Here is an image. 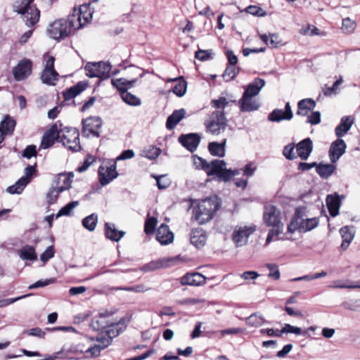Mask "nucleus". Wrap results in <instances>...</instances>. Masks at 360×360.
I'll return each instance as SVG.
<instances>
[{"instance_id": "f257e3e1", "label": "nucleus", "mask_w": 360, "mask_h": 360, "mask_svg": "<svg viewBox=\"0 0 360 360\" xmlns=\"http://www.w3.org/2000/svg\"><path fill=\"white\" fill-rule=\"evenodd\" d=\"M93 11L89 4H83L79 8H75L68 19H58L51 23L47 32L49 37L56 40L63 39L91 22Z\"/></svg>"}, {"instance_id": "f03ea898", "label": "nucleus", "mask_w": 360, "mask_h": 360, "mask_svg": "<svg viewBox=\"0 0 360 360\" xmlns=\"http://www.w3.org/2000/svg\"><path fill=\"white\" fill-rule=\"evenodd\" d=\"M127 322L128 320L126 319H121L118 322H113L112 321L104 332L105 335L96 337V340L99 342V345H94L87 349L85 352L86 356H98L100 354L101 350L105 349L111 343L112 338H115L125 330Z\"/></svg>"}, {"instance_id": "7ed1b4c3", "label": "nucleus", "mask_w": 360, "mask_h": 360, "mask_svg": "<svg viewBox=\"0 0 360 360\" xmlns=\"http://www.w3.org/2000/svg\"><path fill=\"white\" fill-rule=\"evenodd\" d=\"M189 210H192L191 223L193 226L190 233V241L196 248H201L202 247V229L200 227L202 224L201 201L191 200Z\"/></svg>"}, {"instance_id": "20e7f679", "label": "nucleus", "mask_w": 360, "mask_h": 360, "mask_svg": "<svg viewBox=\"0 0 360 360\" xmlns=\"http://www.w3.org/2000/svg\"><path fill=\"white\" fill-rule=\"evenodd\" d=\"M226 162L221 160H214L207 162L204 160V170L207 176H216L219 181H229L234 176L240 174V169H228Z\"/></svg>"}, {"instance_id": "39448f33", "label": "nucleus", "mask_w": 360, "mask_h": 360, "mask_svg": "<svg viewBox=\"0 0 360 360\" xmlns=\"http://www.w3.org/2000/svg\"><path fill=\"white\" fill-rule=\"evenodd\" d=\"M34 0H15L13 11L22 16L27 27H32L38 22L40 11L32 5Z\"/></svg>"}, {"instance_id": "423d86ee", "label": "nucleus", "mask_w": 360, "mask_h": 360, "mask_svg": "<svg viewBox=\"0 0 360 360\" xmlns=\"http://www.w3.org/2000/svg\"><path fill=\"white\" fill-rule=\"evenodd\" d=\"M58 139L70 150L77 152L81 149L79 133L76 128L65 127L60 130L58 134Z\"/></svg>"}, {"instance_id": "0eeeda50", "label": "nucleus", "mask_w": 360, "mask_h": 360, "mask_svg": "<svg viewBox=\"0 0 360 360\" xmlns=\"http://www.w3.org/2000/svg\"><path fill=\"white\" fill-rule=\"evenodd\" d=\"M185 262V259L180 255L170 257H164L150 262L141 266V269L146 272L153 271L163 268H168L178 265Z\"/></svg>"}, {"instance_id": "6e6552de", "label": "nucleus", "mask_w": 360, "mask_h": 360, "mask_svg": "<svg viewBox=\"0 0 360 360\" xmlns=\"http://www.w3.org/2000/svg\"><path fill=\"white\" fill-rule=\"evenodd\" d=\"M111 68V65L107 62L88 63L84 68L88 77H98L103 79L110 77Z\"/></svg>"}, {"instance_id": "1a4fd4ad", "label": "nucleus", "mask_w": 360, "mask_h": 360, "mask_svg": "<svg viewBox=\"0 0 360 360\" xmlns=\"http://www.w3.org/2000/svg\"><path fill=\"white\" fill-rule=\"evenodd\" d=\"M227 120L224 112L214 111L212 113L210 120L206 124L207 131L212 134H219L221 130H224L226 127Z\"/></svg>"}, {"instance_id": "9d476101", "label": "nucleus", "mask_w": 360, "mask_h": 360, "mask_svg": "<svg viewBox=\"0 0 360 360\" xmlns=\"http://www.w3.org/2000/svg\"><path fill=\"white\" fill-rule=\"evenodd\" d=\"M263 218L268 226H272L274 229H276V236L283 233V225L281 222L280 213L275 206H270L264 213Z\"/></svg>"}, {"instance_id": "9b49d317", "label": "nucleus", "mask_w": 360, "mask_h": 360, "mask_svg": "<svg viewBox=\"0 0 360 360\" xmlns=\"http://www.w3.org/2000/svg\"><path fill=\"white\" fill-rule=\"evenodd\" d=\"M82 134L85 137L100 136L99 129L102 126V121L98 117H90L82 121Z\"/></svg>"}, {"instance_id": "f8f14e48", "label": "nucleus", "mask_w": 360, "mask_h": 360, "mask_svg": "<svg viewBox=\"0 0 360 360\" xmlns=\"http://www.w3.org/2000/svg\"><path fill=\"white\" fill-rule=\"evenodd\" d=\"M221 199L217 195L204 198V223L212 219L221 207Z\"/></svg>"}, {"instance_id": "ddd939ff", "label": "nucleus", "mask_w": 360, "mask_h": 360, "mask_svg": "<svg viewBox=\"0 0 360 360\" xmlns=\"http://www.w3.org/2000/svg\"><path fill=\"white\" fill-rule=\"evenodd\" d=\"M35 168L33 166H28L25 169V175L22 176L14 185L8 186L7 192L11 194H20L25 186L29 184L30 177L34 172Z\"/></svg>"}, {"instance_id": "4468645a", "label": "nucleus", "mask_w": 360, "mask_h": 360, "mask_svg": "<svg viewBox=\"0 0 360 360\" xmlns=\"http://www.w3.org/2000/svg\"><path fill=\"white\" fill-rule=\"evenodd\" d=\"M54 57L49 56L41 77V79L44 84L55 85L56 82L58 80V74L54 70Z\"/></svg>"}, {"instance_id": "2eb2a0df", "label": "nucleus", "mask_w": 360, "mask_h": 360, "mask_svg": "<svg viewBox=\"0 0 360 360\" xmlns=\"http://www.w3.org/2000/svg\"><path fill=\"white\" fill-rule=\"evenodd\" d=\"M99 181L102 186L110 184L116 179L118 173L116 171V163L109 165H101L98 169Z\"/></svg>"}, {"instance_id": "dca6fc26", "label": "nucleus", "mask_w": 360, "mask_h": 360, "mask_svg": "<svg viewBox=\"0 0 360 360\" xmlns=\"http://www.w3.org/2000/svg\"><path fill=\"white\" fill-rule=\"evenodd\" d=\"M255 231V228L253 226L240 227L233 231L232 240L236 246H242L247 243L248 238Z\"/></svg>"}, {"instance_id": "f3484780", "label": "nucleus", "mask_w": 360, "mask_h": 360, "mask_svg": "<svg viewBox=\"0 0 360 360\" xmlns=\"http://www.w3.org/2000/svg\"><path fill=\"white\" fill-rule=\"evenodd\" d=\"M347 145L344 140L338 138L333 141L329 149V158L332 163H335L345 153Z\"/></svg>"}, {"instance_id": "a211bd4d", "label": "nucleus", "mask_w": 360, "mask_h": 360, "mask_svg": "<svg viewBox=\"0 0 360 360\" xmlns=\"http://www.w3.org/2000/svg\"><path fill=\"white\" fill-rule=\"evenodd\" d=\"M32 72V62L28 59L22 60L13 70V76L17 81L26 79Z\"/></svg>"}, {"instance_id": "6ab92c4d", "label": "nucleus", "mask_w": 360, "mask_h": 360, "mask_svg": "<svg viewBox=\"0 0 360 360\" xmlns=\"http://www.w3.org/2000/svg\"><path fill=\"white\" fill-rule=\"evenodd\" d=\"M179 141L191 153H193L200 142V136L197 134H181Z\"/></svg>"}, {"instance_id": "aec40b11", "label": "nucleus", "mask_w": 360, "mask_h": 360, "mask_svg": "<svg viewBox=\"0 0 360 360\" xmlns=\"http://www.w3.org/2000/svg\"><path fill=\"white\" fill-rule=\"evenodd\" d=\"M293 113L289 102L285 105V110L274 109L269 115L268 119L271 122H281V120H290L292 118Z\"/></svg>"}, {"instance_id": "412c9836", "label": "nucleus", "mask_w": 360, "mask_h": 360, "mask_svg": "<svg viewBox=\"0 0 360 360\" xmlns=\"http://www.w3.org/2000/svg\"><path fill=\"white\" fill-rule=\"evenodd\" d=\"M112 321V318L110 313H101L98 316L92 321L91 326L94 330L104 333Z\"/></svg>"}, {"instance_id": "4be33fe9", "label": "nucleus", "mask_w": 360, "mask_h": 360, "mask_svg": "<svg viewBox=\"0 0 360 360\" xmlns=\"http://www.w3.org/2000/svg\"><path fill=\"white\" fill-rule=\"evenodd\" d=\"M156 239L161 245H168L173 242L174 233L167 225L162 224L157 230Z\"/></svg>"}, {"instance_id": "5701e85b", "label": "nucleus", "mask_w": 360, "mask_h": 360, "mask_svg": "<svg viewBox=\"0 0 360 360\" xmlns=\"http://www.w3.org/2000/svg\"><path fill=\"white\" fill-rule=\"evenodd\" d=\"M297 155L302 160H306L313 150L312 141L307 138L299 142L296 145Z\"/></svg>"}, {"instance_id": "b1692460", "label": "nucleus", "mask_w": 360, "mask_h": 360, "mask_svg": "<svg viewBox=\"0 0 360 360\" xmlns=\"http://www.w3.org/2000/svg\"><path fill=\"white\" fill-rule=\"evenodd\" d=\"M326 201L330 215L333 217L337 216L341 205V200L338 193L328 195Z\"/></svg>"}, {"instance_id": "393cba45", "label": "nucleus", "mask_w": 360, "mask_h": 360, "mask_svg": "<svg viewBox=\"0 0 360 360\" xmlns=\"http://www.w3.org/2000/svg\"><path fill=\"white\" fill-rule=\"evenodd\" d=\"M342 241L341 243V248L346 250L351 242L353 240L355 235L353 226H344L340 229Z\"/></svg>"}, {"instance_id": "a878e982", "label": "nucleus", "mask_w": 360, "mask_h": 360, "mask_svg": "<svg viewBox=\"0 0 360 360\" xmlns=\"http://www.w3.org/2000/svg\"><path fill=\"white\" fill-rule=\"evenodd\" d=\"M264 84L265 82L264 79L256 78L252 83L248 85L247 88L244 91L243 94L244 99H245L247 96L255 97L257 96Z\"/></svg>"}, {"instance_id": "bb28decb", "label": "nucleus", "mask_w": 360, "mask_h": 360, "mask_svg": "<svg viewBox=\"0 0 360 360\" xmlns=\"http://www.w3.org/2000/svg\"><path fill=\"white\" fill-rule=\"evenodd\" d=\"M238 105L241 112L257 110L259 107V104L255 97L247 96L246 98L244 99V96H243L238 101Z\"/></svg>"}, {"instance_id": "cd10ccee", "label": "nucleus", "mask_w": 360, "mask_h": 360, "mask_svg": "<svg viewBox=\"0 0 360 360\" xmlns=\"http://www.w3.org/2000/svg\"><path fill=\"white\" fill-rule=\"evenodd\" d=\"M315 107L316 102L312 98L302 99L297 103V115L302 117L307 116Z\"/></svg>"}, {"instance_id": "c85d7f7f", "label": "nucleus", "mask_w": 360, "mask_h": 360, "mask_svg": "<svg viewBox=\"0 0 360 360\" xmlns=\"http://www.w3.org/2000/svg\"><path fill=\"white\" fill-rule=\"evenodd\" d=\"M353 122L354 120L351 117H343L341 119L340 123L336 127L335 129V135L338 136V138L344 136L350 129Z\"/></svg>"}, {"instance_id": "c756f323", "label": "nucleus", "mask_w": 360, "mask_h": 360, "mask_svg": "<svg viewBox=\"0 0 360 360\" xmlns=\"http://www.w3.org/2000/svg\"><path fill=\"white\" fill-rule=\"evenodd\" d=\"M58 132L59 131H57L56 127H52L49 130H48L43 136L41 143V148L46 149L52 146L55 140L58 139Z\"/></svg>"}, {"instance_id": "7c9ffc66", "label": "nucleus", "mask_w": 360, "mask_h": 360, "mask_svg": "<svg viewBox=\"0 0 360 360\" xmlns=\"http://www.w3.org/2000/svg\"><path fill=\"white\" fill-rule=\"evenodd\" d=\"M124 231H118L114 224L105 223V234L107 238L117 242L124 236Z\"/></svg>"}, {"instance_id": "2f4dec72", "label": "nucleus", "mask_w": 360, "mask_h": 360, "mask_svg": "<svg viewBox=\"0 0 360 360\" xmlns=\"http://www.w3.org/2000/svg\"><path fill=\"white\" fill-rule=\"evenodd\" d=\"M334 164L332 162L330 164L316 163V172L322 179H328L336 169Z\"/></svg>"}, {"instance_id": "473e14b6", "label": "nucleus", "mask_w": 360, "mask_h": 360, "mask_svg": "<svg viewBox=\"0 0 360 360\" xmlns=\"http://www.w3.org/2000/svg\"><path fill=\"white\" fill-rule=\"evenodd\" d=\"M184 109L176 110L168 117L166 127L168 129H172L185 116Z\"/></svg>"}, {"instance_id": "72a5a7b5", "label": "nucleus", "mask_w": 360, "mask_h": 360, "mask_svg": "<svg viewBox=\"0 0 360 360\" xmlns=\"http://www.w3.org/2000/svg\"><path fill=\"white\" fill-rule=\"evenodd\" d=\"M226 143V139H224L221 143L211 142L208 144V150L212 155L222 158L225 155Z\"/></svg>"}, {"instance_id": "f704fd0d", "label": "nucleus", "mask_w": 360, "mask_h": 360, "mask_svg": "<svg viewBox=\"0 0 360 360\" xmlns=\"http://www.w3.org/2000/svg\"><path fill=\"white\" fill-rule=\"evenodd\" d=\"M202 283V275L200 273L187 274L181 278L183 285L198 286Z\"/></svg>"}, {"instance_id": "c9c22d12", "label": "nucleus", "mask_w": 360, "mask_h": 360, "mask_svg": "<svg viewBox=\"0 0 360 360\" xmlns=\"http://www.w3.org/2000/svg\"><path fill=\"white\" fill-rule=\"evenodd\" d=\"M19 256L20 259L26 261H36L37 255L35 248L31 245H25L19 250Z\"/></svg>"}, {"instance_id": "e433bc0d", "label": "nucleus", "mask_w": 360, "mask_h": 360, "mask_svg": "<svg viewBox=\"0 0 360 360\" xmlns=\"http://www.w3.org/2000/svg\"><path fill=\"white\" fill-rule=\"evenodd\" d=\"M72 176H70L65 174H60L58 175L55 180V186L58 189H59V191H64L70 187Z\"/></svg>"}, {"instance_id": "4c0bfd02", "label": "nucleus", "mask_w": 360, "mask_h": 360, "mask_svg": "<svg viewBox=\"0 0 360 360\" xmlns=\"http://www.w3.org/2000/svg\"><path fill=\"white\" fill-rule=\"evenodd\" d=\"M139 77L134 78L131 79H127L125 78L112 79L111 83L112 86L122 91L125 89L127 87L133 86L138 81Z\"/></svg>"}, {"instance_id": "58836bf2", "label": "nucleus", "mask_w": 360, "mask_h": 360, "mask_svg": "<svg viewBox=\"0 0 360 360\" xmlns=\"http://www.w3.org/2000/svg\"><path fill=\"white\" fill-rule=\"evenodd\" d=\"M301 216L300 212L297 210L295 214L292 217L290 224L288 225V232L294 233L295 231H299L301 232Z\"/></svg>"}, {"instance_id": "ea45409f", "label": "nucleus", "mask_w": 360, "mask_h": 360, "mask_svg": "<svg viewBox=\"0 0 360 360\" xmlns=\"http://www.w3.org/2000/svg\"><path fill=\"white\" fill-rule=\"evenodd\" d=\"M15 122L10 117H6L0 124L1 132L4 134V137L11 133L14 130Z\"/></svg>"}, {"instance_id": "a19ab883", "label": "nucleus", "mask_w": 360, "mask_h": 360, "mask_svg": "<svg viewBox=\"0 0 360 360\" xmlns=\"http://www.w3.org/2000/svg\"><path fill=\"white\" fill-rule=\"evenodd\" d=\"M161 153V150L153 146H149L144 148L141 153V155L149 160L156 159Z\"/></svg>"}, {"instance_id": "79ce46f5", "label": "nucleus", "mask_w": 360, "mask_h": 360, "mask_svg": "<svg viewBox=\"0 0 360 360\" xmlns=\"http://www.w3.org/2000/svg\"><path fill=\"white\" fill-rule=\"evenodd\" d=\"M84 89L85 84L79 82L77 85L70 87L65 92H64V98L66 101L70 100L83 91Z\"/></svg>"}, {"instance_id": "37998d69", "label": "nucleus", "mask_w": 360, "mask_h": 360, "mask_svg": "<svg viewBox=\"0 0 360 360\" xmlns=\"http://www.w3.org/2000/svg\"><path fill=\"white\" fill-rule=\"evenodd\" d=\"M239 72L240 68L236 65H228L222 74V77L225 82H229L233 80L239 74Z\"/></svg>"}, {"instance_id": "c03bdc74", "label": "nucleus", "mask_w": 360, "mask_h": 360, "mask_svg": "<svg viewBox=\"0 0 360 360\" xmlns=\"http://www.w3.org/2000/svg\"><path fill=\"white\" fill-rule=\"evenodd\" d=\"M122 99L129 105L139 106L141 105V100L137 96L130 94L127 91L121 92Z\"/></svg>"}, {"instance_id": "a18cd8bd", "label": "nucleus", "mask_w": 360, "mask_h": 360, "mask_svg": "<svg viewBox=\"0 0 360 360\" xmlns=\"http://www.w3.org/2000/svg\"><path fill=\"white\" fill-rule=\"evenodd\" d=\"M98 223V216L96 214H91L82 220L83 226L89 231L95 230Z\"/></svg>"}, {"instance_id": "49530a36", "label": "nucleus", "mask_w": 360, "mask_h": 360, "mask_svg": "<svg viewBox=\"0 0 360 360\" xmlns=\"http://www.w3.org/2000/svg\"><path fill=\"white\" fill-rule=\"evenodd\" d=\"M301 232H307L311 231L319 225V219L313 217L310 219H303L301 218Z\"/></svg>"}, {"instance_id": "de8ad7c7", "label": "nucleus", "mask_w": 360, "mask_h": 360, "mask_svg": "<svg viewBox=\"0 0 360 360\" xmlns=\"http://www.w3.org/2000/svg\"><path fill=\"white\" fill-rule=\"evenodd\" d=\"M187 89V82L184 79L183 77H179L178 84H176L173 89L172 92L179 97L183 96Z\"/></svg>"}, {"instance_id": "09e8293b", "label": "nucleus", "mask_w": 360, "mask_h": 360, "mask_svg": "<svg viewBox=\"0 0 360 360\" xmlns=\"http://www.w3.org/2000/svg\"><path fill=\"white\" fill-rule=\"evenodd\" d=\"M246 322L250 326L259 327L264 323V319L261 315L255 313L246 319Z\"/></svg>"}, {"instance_id": "8fccbe9b", "label": "nucleus", "mask_w": 360, "mask_h": 360, "mask_svg": "<svg viewBox=\"0 0 360 360\" xmlns=\"http://www.w3.org/2000/svg\"><path fill=\"white\" fill-rule=\"evenodd\" d=\"M245 11L248 13L257 17H265L267 15L266 11H265L262 8L256 5L248 6L245 8Z\"/></svg>"}, {"instance_id": "3c124183", "label": "nucleus", "mask_w": 360, "mask_h": 360, "mask_svg": "<svg viewBox=\"0 0 360 360\" xmlns=\"http://www.w3.org/2000/svg\"><path fill=\"white\" fill-rule=\"evenodd\" d=\"M79 205L78 201H72L67 204L65 207L61 208L56 218L61 216H68L70 214L71 211Z\"/></svg>"}, {"instance_id": "603ef678", "label": "nucleus", "mask_w": 360, "mask_h": 360, "mask_svg": "<svg viewBox=\"0 0 360 360\" xmlns=\"http://www.w3.org/2000/svg\"><path fill=\"white\" fill-rule=\"evenodd\" d=\"M355 27L356 23L354 21L348 18L342 20L341 29L344 32L351 33L354 30Z\"/></svg>"}, {"instance_id": "864d4df0", "label": "nucleus", "mask_w": 360, "mask_h": 360, "mask_svg": "<svg viewBox=\"0 0 360 360\" xmlns=\"http://www.w3.org/2000/svg\"><path fill=\"white\" fill-rule=\"evenodd\" d=\"M342 82V79H337L334 82V84L332 86H328V85H325L324 87L323 88V94L326 96H329L332 95L333 94H335L336 91L338 88V86L340 84H341Z\"/></svg>"}, {"instance_id": "5fc2aeb1", "label": "nucleus", "mask_w": 360, "mask_h": 360, "mask_svg": "<svg viewBox=\"0 0 360 360\" xmlns=\"http://www.w3.org/2000/svg\"><path fill=\"white\" fill-rule=\"evenodd\" d=\"M158 224V219L155 217H149L145 223V232L146 234L153 233L155 228Z\"/></svg>"}, {"instance_id": "6e6d98bb", "label": "nucleus", "mask_w": 360, "mask_h": 360, "mask_svg": "<svg viewBox=\"0 0 360 360\" xmlns=\"http://www.w3.org/2000/svg\"><path fill=\"white\" fill-rule=\"evenodd\" d=\"M211 104L212 107L216 109H221V111L224 112V108L229 104V101L225 97H219L218 99L212 100Z\"/></svg>"}, {"instance_id": "4d7b16f0", "label": "nucleus", "mask_w": 360, "mask_h": 360, "mask_svg": "<svg viewBox=\"0 0 360 360\" xmlns=\"http://www.w3.org/2000/svg\"><path fill=\"white\" fill-rule=\"evenodd\" d=\"M294 143H290L284 147L283 154L287 160H292L296 158V156L294 153Z\"/></svg>"}, {"instance_id": "13d9d810", "label": "nucleus", "mask_w": 360, "mask_h": 360, "mask_svg": "<svg viewBox=\"0 0 360 360\" xmlns=\"http://www.w3.org/2000/svg\"><path fill=\"white\" fill-rule=\"evenodd\" d=\"M266 266L270 271L269 274L270 278L274 280H278L280 278V271L278 265L275 264H267Z\"/></svg>"}, {"instance_id": "bf43d9fd", "label": "nucleus", "mask_w": 360, "mask_h": 360, "mask_svg": "<svg viewBox=\"0 0 360 360\" xmlns=\"http://www.w3.org/2000/svg\"><path fill=\"white\" fill-rule=\"evenodd\" d=\"M55 254L53 245L49 246L46 250L40 255V259L44 263L47 262L51 258L53 257Z\"/></svg>"}, {"instance_id": "052dcab7", "label": "nucleus", "mask_w": 360, "mask_h": 360, "mask_svg": "<svg viewBox=\"0 0 360 360\" xmlns=\"http://www.w3.org/2000/svg\"><path fill=\"white\" fill-rule=\"evenodd\" d=\"M281 332V336L283 333H295L296 335H300L302 333V330L300 328L295 327L293 326H291L290 324L285 323L284 327L282 328L281 330H280Z\"/></svg>"}, {"instance_id": "680f3d73", "label": "nucleus", "mask_w": 360, "mask_h": 360, "mask_svg": "<svg viewBox=\"0 0 360 360\" xmlns=\"http://www.w3.org/2000/svg\"><path fill=\"white\" fill-rule=\"evenodd\" d=\"M55 282H56V279L53 278L45 279V280H39V281H37L36 283L30 285L28 287V288L32 290V289L37 288L45 287L50 284L54 283Z\"/></svg>"}, {"instance_id": "e2e57ef3", "label": "nucleus", "mask_w": 360, "mask_h": 360, "mask_svg": "<svg viewBox=\"0 0 360 360\" xmlns=\"http://www.w3.org/2000/svg\"><path fill=\"white\" fill-rule=\"evenodd\" d=\"M60 192L61 191H59L56 186L51 188L46 195L48 202L49 204H53L56 201Z\"/></svg>"}, {"instance_id": "0e129e2a", "label": "nucleus", "mask_w": 360, "mask_h": 360, "mask_svg": "<svg viewBox=\"0 0 360 360\" xmlns=\"http://www.w3.org/2000/svg\"><path fill=\"white\" fill-rule=\"evenodd\" d=\"M245 332V329L242 328H227L224 330H221L219 331L221 336L224 337L226 335H240L243 334Z\"/></svg>"}, {"instance_id": "69168bd1", "label": "nucleus", "mask_w": 360, "mask_h": 360, "mask_svg": "<svg viewBox=\"0 0 360 360\" xmlns=\"http://www.w3.org/2000/svg\"><path fill=\"white\" fill-rule=\"evenodd\" d=\"M155 179L157 181V186H158V188H160V189L167 188L171 184L170 180L168 178H167L165 176H157V177H155Z\"/></svg>"}, {"instance_id": "338daca9", "label": "nucleus", "mask_w": 360, "mask_h": 360, "mask_svg": "<svg viewBox=\"0 0 360 360\" xmlns=\"http://www.w3.org/2000/svg\"><path fill=\"white\" fill-rule=\"evenodd\" d=\"M30 295L31 294L24 295H22V296H20V297H18L15 298H7V299L0 300V308L8 306V305L15 302L18 300L24 299V298L30 296Z\"/></svg>"}, {"instance_id": "774afa93", "label": "nucleus", "mask_w": 360, "mask_h": 360, "mask_svg": "<svg viewBox=\"0 0 360 360\" xmlns=\"http://www.w3.org/2000/svg\"><path fill=\"white\" fill-rule=\"evenodd\" d=\"M307 122L312 125L318 124L321 122V113L319 111H314L307 117Z\"/></svg>"}]
</instances>
